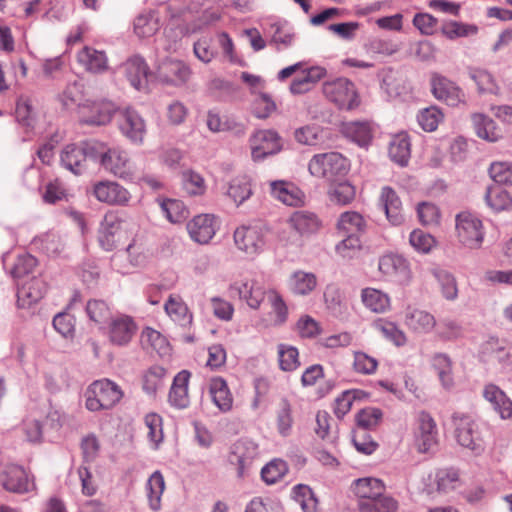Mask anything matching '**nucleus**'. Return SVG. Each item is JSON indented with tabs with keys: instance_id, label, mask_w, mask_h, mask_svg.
<instances>
[{
	"instance_id": "f257e3e1",
	"label": "nucleus",
	"mask_w": 512,
	"mask_h": 512,
	"mask_svg": "<svg viewBox=\"0 0 512 512\" xmlns=\"http://www.w3.org/2000/svg\"><path fill=\"white\" fill-rule=\"evenodd\" d=\"M139 225L129 217L106 213L98 229V242L105 251H112L123 241L136 236Z\"/></svg>"
},
{
	"instance_id": "f03ea898",
	"label": "nucleus",
	"mask_w": 512,
	"mask_h": 512,
	"mask_svg": "<svg viewBox=\"0 0 512 512\" xmlns=\"http://www.w3.org/2000/svg\"><path fill=\"white\" fill-rule=\"evenodd\" d=\"M310 175L333 182L349 171V162L338 152L319 153L312 156L308 163Z\"/></svg>"
},
{
	"instance_id": "7ed1b4c3",
	"label": "nucleus",
	"mask_w": 512,
	"mask_h": 512,
	"mask_svg": "<svg viewBox=\"0 0 512 512\" xmlns=\"http://www.w3.org/2000/svg\"><path fill=\"white\" fill-rule=\"evenodd\" d=\"M86 408L90 411L110 409L123 397L121 388L111 380L94 381L86 390Z\"/></svg>"
},
{
	"instance_id": "20e7f679",
	"label": "nucleus",
	"mask_w": 512,
	"mask_h": 512,
	"mask_svg": "<svg viewBox=\"0 0 512 512\" xmlns=\"http://www.w3.org/2000/svg\"><path fill=\"white\" fill-rule=\"evenodd\" d=\"M97 160L101 166L116 177L131 179L134 176V165L128 152L120 147L108 148L98 141Z\"/></svg>"
},
{
	"instance_id": "39448f33",
	"label": "nucleus",
	"mask_w": 512,
	"mask_h": 512,
	"mask_svg": "<svg viewBox=\"0 0 512 512\" xmlns=\"http://www.w3.org/2000/svg\"><path fill=\"white\" fill-rule=\"evenodd\" d=\"M454 436L459 445L479 454L483 451V439L479 426L472 416L456 412L452 415Z\"/></svg>"
},
{
	"instance_id": "423d86ee",
	"label": "nucleus",
	"mask_w": 512,
	"mask_h": 512,
	"mask_svg": "<svg viewBox=\"0 0 512 512\" xmlns=\"http://www.w3.org/2000/svg\"><path fill=\"white\" fill-rule=\"evenodd\" d=\"M97 147L95 140L69 144L61 153V164L76 175L82 174L87 168V159L97 160Z\"/></svg>"
},
{
	"instance_id": "0eeeda50",
	"label": "nucleus",
	"mask_w": 512,
	"mask_h": 512,
	"mask_svg": "<svg viewBox=\"0 0 512 512\" xmlns=\"http://www.w3.org/2000/svg\"><path fill=\"white\" fill-rule=\"evenodd\" d=\"M456 236L459 243L468 249H479L484 241L482 221L469 212L457 214L455 219Z\"/></svg>"
},
{
	"instance_id": "6e6552de",
	"label": "nucleus",
	"mask_w": 512,
	"mask_h": 512,
	"mask_svg": "<svg viewBox=\"0 0 512 512\" xmlns=\"http://www.w3.org/2000/svg\"><path fill=\"white\" fill-rule=\"evenodd\" d=\"M323 93L339 109L352 110L359 105V97L353 82L347 78H337L325 82Z\"/></svg>"
},
{
	"instance_id": "1a4fd4ad",
	"label": "nucleus",
	"mask_w": 512,
	"mask_h": 512,
	"mask_svg": "<svg viewBox=\"0 0 512 512\" xmlns=\"http://www.w3.org/2000/svg\"><path fill=\"white\" fill-rule=\"evenodd\" d=\"M251 156L254 161L264 160L282 150L283 144L280 135L272 129L255 131L249 138Z\"/></svg>"
},
{
	"instance_id": "9d476101",
	"label": "nucleus",
	"mask_w": 512,
	"mask_h": 512,
	"mask_svg": "<svg viewBox=\"0 0 512 512\" xmlns=\"http://www.w3.org/2000/svg\"><path fill=\"white\" fill-rule=\"evenodd\" d=\"M234 243L238 250L248 256H256L265 246V233L261 226L242 225L234 231Z\"/></svg>"
},
{
	"instance_id": "9b49d317",
	"label": "nucleus",
	"mask_w": 512,
	"mask_h": 512,
	"mask_svg": "<svg viewBox=\"0 0 512 512\" xmlns=\"http://www.w3.org/2000/svg\"><path fill=\"white\" fill-rule=\"evenodd\" d=\"M414 443L420 453L431 451L438 443V430L435 420L426 412L418 413L414 429Z\"/></svg>"
},
{
	"instance_id": "f8f14e48",
	"label": "nucleus",
	"mask_w": 512,
	"mask_h": 512,
	"mask_svg": "<svg viewBox=\"0 0 512 512\" xmlns=\"http://www.w3.org/2000/svg\"><path fill=\"white\" fill-rule=\"evenodd\" d=\"M258 455V445L249 439L236 441L230 449L228 461L236 467L238 478H244Z\"/></svg>"
},
{
	"instance_id": "ddd939ff",
	"label": "nucleus",
	"mask_w": 512,
	"mask_h": 512,
	"mask_svg": "<svg viewBox=\"0 0 512 512\" xmlns=\"http://www.w3.org/2000/svg\"><path fill=\"white\" fill-rule=\"evenodd\" d=\"M119 130L129 141L141 145L146 135V123L143 117L132 108L120 110L117 115Z\"/></svg>"
},
{
	"instance_id": "4468645a",
	"label": "nucleus",
	"mask_w": 512,
	"mask_h": 512,
	"mask_svg": "<svg viewBox=\"0 0 512 512\" xmlns=\"http://www.w3.org/2000/svg\"><path fill=\"white\" fill-rule=\"evenodd\" d=\"M433 96L449 106L455 107L464 102L465 94L462 89L447 77L433 72L430 77Z\"/></svg>"
},
{
	"instance_id": "2eb2a0df",
	"label": "nucleus",
	"mask_w": 512,
	"mask_h": 512,
	"mask_svg": "<svg viewBox=\"0 0 512 512\" xmlns=\"http://www.w3.org/2000/svg\"><path fill=\"white\" fill-rule=\"evenodd\" d=\"M380 272L400 284H407L412 278L408 261L401 255L388 253L380 257Z\"/></svg>"
},
{
	"instance_id": "dca6fc26",
	"label": "nucleus",
	"mask_w": 512,
	"mask_h": 512,
	"mask_svg": "<svg viewBox=\"0 0 512 512\" xmlns=\"http://www.w3.org/2000/svg\"><path fill=\"white\" fill-rule=\"evenodd\" d=\"M93 195L95 198L109 205H128L131 194L130 192L115 181H99L93 185Z\"/></svg>"
},
{
	"instance_id": "f3484780",
	"label": "nucleus",
	"mask_w": 512,
	"mask_h": 512,
	"mask_svg": "<svg viewBox=\"0 0 512 512\" xmlns=\"http://www.w3.org/2000/svg\"><path fill=\"white\" fill-rule=\"evenodd\" d=\"M3 487L13 493H27L35 488V483L29 478L25 469L16 464L5 466L1 474Z\"/></svg>"
},
{
	"instance_id": "a211bd4d",
	"label": "nucleus",
	"mask_w": 512,
	"mask_h": 512,
	"mask_svg": "<svg viewBox=\"0 0 512 512\" xmlns=\"http://www.w3.org/2000/svg\"><path fill=\"white\" fill-rule=\"evenodd\" d=\"M189 67L176 59H165L157 68L156 75L160 82L170 85H182L190 77Z\"/></svg>"
},
{
	"instance_id": "6ab92c4d",
	"label": "nucleus",
	"mask_w": 512,
	"mask_h": 512,
	"mask_svg": "<svg viewBox=\"0 0 512 512\" xmlns=\"http://www.w3.org/2000/svg\"><path fill=\"white\" fill-rule=\"evenodd\" d=\"M186 228L190 238L198 244H208L217 230L215 217L211 214L196 215Z\"/></svg>"
},
{
	"instance_id": "aec40b11",
	"label": "nucleus",
	"mask_w": 512,
	"mask_h": 512,
	"mask_svg": "<svg viewBox=\"0 0 512 512\" xmlns=\"http://www.w3.org/2000/svg\"><path fill=\"white\" fill-rule=\"evenodd\" d=\"M229 290L231 294H236L246 301L252 309H258L266 295L264 288L254 279L235 281L230 285Z\"/></svg>"
},
{
	"instance_id": "412c9836",
	"label": "nucleus",
	"mask_w": 512,
	"mask_h": 512,
	"mask_svg": "<svg viewBox=\"0 0 512 512\" xmlns=\"http://www.w3.org/2000/svg\"><path fill=\"white\" fill-rule=\"evenodd\" d=\"M137 330L134 320L127 315H121L111 320L108 328L109 340L118 346L127 345Z\"/></svg>"
},
{
	"instance_id": "4be33fe9",
	"label": "nucleus",
	"mask_w": 512,
	"mask_h": 512,
	"mask_svg": "<svg viewBox=\"0 0 512 512\" xmlns=\"http://www.w3.org/2000/svg\"><path fill=\"white\" fill-rule=\"evenodd\" d=\"M404 323L413 333L428 334L434 330L436 319L426 310L409 306L405 311Z\"/></svg>"
},
{
	"instance_id": "5701e85b",
	"label": "nucleus",
	"mask_w": 512,
	"mask_h": 512,
	"mask_svg": "<svg viewBox=\"0 0 512 512\" xmlns=\"http://www.w3.org/2000/svg\"><path fill=\"white\" fill-rule=\"evenodd\" d=\"M81 123L87 125H105L109 123L115 113V107L111 102H99L84 105L81 108Z\"/></svg>"
},
{
	"instance_id": "b1692460",
	"label": "nucleus",
	"mask_w": 512,
	"mask_h": 512,
	"mask_svg": "<svg viewBox=\"0 0 512 512\" xmlns=\"http://www.w3.org/2000/svg\"><path fill=\"white\" fill-rule=\"evenodd\" d=\"M288 224L301 237H309L317 233L321 227L318 216L306 210L293 212L288 219Z\"/></svg>"
},
{
	"instance_id": "393cba45",
	"label": "nucleus",
	"mask_w": 512,
	"mask_h": 512,
	"mask_svg": "<svg viewBox=\"0 0 512 512\" xmlns=\"http://www.w3.org/2000/svg\"><path fill=\"white\" fill-rule=\"evenodd\" d=\"M191 373L188 370H182L173 379L169 391V403L177 409H185L190 405L188 385Z\"/></svg>"
},
{
	"instance_id": "a878e982",
	"label": "nucleus",
	"mask_w": 512,
	"mask_h": 512,
	"mask_svg": "<svg viewBox=\"0 0 512 512\" xmlns=\"http://www.w3.org/2000/svg\"><path fill=\"white\" fill-rule=\"evenodd\" d=\"M274 198L288 206H298L304 202V193L292 182L278 180L270 183Z\"/></svg>"
},
{
	"instance_id": "bb28decb",
	"label": "nucleus",
	"mask_w": 512,
	"mask_h": 512,
	"mask_svg": "<svg viewBox=\"0 0 512 512\" xmlns=\"http://www.w3.org/2000/svg\"><path fill=\"white\" fill-rule=\"evenodd\" d=\"M77 61L86 71L99 74L108 69V59L104 51L85 46L77 53Z\"/></svg>"
},
{
	"instance_id": "cd10ccee",
	"label": "nucleus",
	"mask_w": 512,
	"mask_h": 512,
	"mask_svg": "<svg viewBox=\"0 0 512 512\" xmlns=\"http://www.w3.org/2000/svg\"><path fill=\"white\" fill-rule=\"evenodd\" d=\"M164 310L173 322L182 327H188L193 322V314L179 295L171 294L164 304Z\"/></svg>"
},
{
	"instance_id": "c85d7f7f",
	"label": "nucleus",
	"mask_w": 512,
	"mask_h": 512,
	"mask_svg": "<svg viewBox=\"0 0 512 512\" xmlns=\"http://www.w3.org/2000/svg\"><path fill=\"white\" fill-rule=\"evenodd\" d=\"M352 491L359 499V505L365 502V500H374L376 497L381 496L385 492V485L378 478H360L353 482Z\"/></svg>"
},
{
	"instance_id": "c756f323",
	"label": "nucleus",
	"mask_w": 512,
	"mask_h": 512,
	"mask_svg": "<svg viewBox=\"0 0 512 512\" xmlns=\"http://www.w3.org/2000/svg\"><path fill=\"white\" fill-rule=\"evenodd\" d=\"M206 125L211 132H231L236 136L245 134L246 128L244 124L237 122L228 116H221L215 111H209L207 114Z\"/></svg>"
},
{
	"instance_id": "7c9ffc66",
	"label": "nucleus",
	"mask_w": 512,
	"mask_h": 512,
	"mask_svg": "<svg viewBox=\"0 0 512 512\" xmlns=\"http://www.w3.org/2000/svg\"><path fill=\"white\" fill-rule=\"evenodd\" d=\"M127 79L137 90L147 86L148 66L144 59L139 56L131 57L124 64Z\"/></svg>"
},
{
	"instance_id": "2f4dec72",
	"label": "nucleus",
	"mask_w": 512,
	"mask_h": 512,
	"mask_svg": "<svg viewBox=\"0 0 512 512\" xmlns=\"http://www.w3.org/2000/svg\"><path fill=\"white\" fill-rule=\"evenodd\" d=\"M483 395L502 419L512 418V401L501 389L490 384L484 388Z\"/></svg>"
},
{
	"instance_id": "473e14b6",
	"label": "nucleus",
	"mask_w": 512,
	"mask_h": 512,
	"mask_svg": "<svg viewBox=\"0 0 512 512\" xmlns=\"http://www.w3.org/2000/svg\"><path fill=\"white\" fill-rule=\"evenodd\" d=\"M209 393L215 406L221 412H228L233 405V397L227 382L221 377H214L209 384Z\"/></svg>"
},
{
	"instance_id": "72a5a7b5",
	"label": "nucleus",
	"mask_w": 512,
	"mask_h": 512,
	"mask_svg": "<svg viewBox=\"0 0 512 512\" xmlns=\"http://www.w3.org/2000/svg\"><path fill=\"white\" fill-rule=\"evenodd\" d=\"M367 222L364 217L355 211L342 213L337 222V230L340 235H357L364 233Z\"/></svg>"
},
{
	"instance_id": "f704fd0d",
	"label": "nucleus",
	"mask_w": 512,
	"mask_h": 512,
	"mask_svg": "<svg viewBox=\"0 0 512 512\" xmlns=\"http://www.w3.org/2000/svg\"><path fill=\"white\" fill-rule=\"evenodd\" d=\"M380 201L388 220L394 225L402 223V204L396 192L390 187H384Z\"/></svg>"
},
{
	"instance_id": "c9c22d12",
	"label": "nucleus",
	"mask_w": 512,
	"mask_h": 512,
	"mask_svg": "<svg viewBox=\"0 0 512 512\" xmlns=\"http://www.w3.org/2000/svg\"><path fill=\"white\" fill-rule=\"evenodd\" d=\"M164 476L160 471L151 474L146 482V496L151 510L159 511L161 509V498L165 490Z\"/></svg>"
},
{
	"instance_id": "e433bc0d",
	"label": "nucleus",
	"mask_w": 512,
	"mask_h": 512,
	"mask_svg": "<svg viewBox=\"0 0 512 512\" xmlns=\"http://www.w3.org/2000/svg\"><path fill=\"white\" fill-rule=\"evenodd\" d=\"M472 122L478 137L489 142H496L502 137L501 129L488 116L481 113L473 114Z\"/></svg>"
},
{
	"instance_id": "4c0bfd02",
	"label": "nucleus",
	"mask_w": 512,
	"mask_h": 512,
	"mask_svg": "<svg viewBox=\"0 0 512 512\" xmlns=\"http://www.w3.org/2000/svg\"><path fill=\"white\" fill-rule=\"evenodd\" d=\"M45 293V282L41 278L33 277L18 289L17 295L18 300L23 301V305H30L42 299Z\"/></svg>"
},
{
	"instance_id": "58836bf2",
	"label": "nucleus",
	"mask_w": 512,
	"mask_h": 512,
	"mask_svg": "<svg viewBox=\"0 0 512 512\" xmlns=\"http://www.w3.org/2000/svg\"><path fill=\"white\" fill-rule=\"evenodd\" d=\"M410 141L405 133H400L394 136L389 145V156L395 163L400 166L407 165L410 155Z\"/></svg>"
},
{
	"instance_id": "ea45409f",
	"label": "nucleus",
	"mask_w": 512,
	"mask_h": 512,
	"mask_svg": "<svg viewBox=\"0 0 512 512\" xmlns=\"http://www.w3.org/2000/svg\"><path fill=\"white\" fill-rule=\"evenodd\" d=\"M316 285V276L301 270L294 272L288 281L290 291L296 295H307L315 289Z\"/></svg>"
},
{
	"instance_id": "a19ab883",
	"label": "nucleus",
	"mask_w": 512,
	"mask_h": 512,
	"mask_svg": "<svg viewBox=\"0 0 512 512\" xmlns=\"http://www.w3.org/2000/svg\"><path fill=\"white\" fill-rule=\"evenodd\" d=\"M361 300L367 309L375 313H383L390 307L388 295L374 288L363 289Z\"/></svg>"
},
{
	"instance_id": "79ce46f5",
	"label": "nucleus",
	"mask_w": 512,
	"mask_h": 512,
	"mask_svg": "<svg viewBox=\"0 0 512 512\" xmlns=\"http://www.w3.org/2000/svg\"><path fill=\"white\" fill-rule=\"evenodd\" d=\"M276 427L278 433L287 437L291 434L293 427L292 405L287 398H282L275 411Z\"/></svg>"
},
{
	"instance_id": "37998d69",
	"label": "nucleus",
	"mask_w": 512,
	"mask_h": 512,
	"mask_svg": "<svg viewBox=\"0 0 512 512\" xmlns=\"http://www.w3.org/2000/svg\"><path fill=\"white\" fill-rule=\"evenodd\" d=\"M399 508V502L390 495L376 497L374 500H365L358 505L360 512H396Z\"/></svg>"
},
{
	"instance_id": "c03bdc74",
	"label": "nucleus",
	"mask_w": 512,
	"mask_h": 512,
	"mask_svg": "<svg viewBox=\"0 0 512 512\" xmlns=\"http://www.w3.org/2000/svg\"><path fill=\"white\" fill-rule=\"evenodd\" d=\"M252 193L250 181L246 177H240L230 182L226 194L236 206H240Z\"/></svg>"
},
{
	"instance_id": "a18cd8bd",
	"label": "nucleus",
	"mask_w": 512,
	"mask_h": 512,
	"mask_svg": "<svg viewBox=\"0 0 512 512\" xmlns=\"http://www.w3.org/2000/svg\"><path fill=\"white\" fill-rule=\"evenodd\" d=\"M436 336L443 341L457 340L463 335V328L461 324L452 318H443L436 322L435 326Z\"/></svg>"
},
{
	"instance_id": "49530a36",
	"label": "nucleus",
	"mask_w": 512,
	"mask_h": 512,
	"mask_svg": "<svg viewBox=\"0 0 512 512\" xmlns=\"http://www.w3.org/2000/svg\"><path fill=\"white\" fill-rule=\"evenodd\" d=\"M355 195V187L347 181L332 184L328 190L330 201L338 205H347L351 203L354 200Z\"/></svg>"
},
{
	"instance_id": "de8ad7c7",
	"label": "nucleus",
	"mask_w": 512,
	"mask_h": 512,
	"mask_svg": "<svg viewBox=\"0 0 512 512\" xmlns=\"http://www.w3.org/2000/svg\"><path fill=\"white\" fill-rule=\"evenodd\" d=\"M160 206L171 223H181L189 215L188 209L181 200L166 199L161 202Z\"/></svg>"
},
{
	"instance_id": "09e8293b",
	"label": "nucleus",
	"mask_w": 512,
	"mask_h": 512,
	"mask_svg": "<svg viewBox=\"0 0 512 512\" xmlns=\"http://www.w3.org/2000/svg\"><path fill=\"white\" fill-rule=\"evenodd\" d=\"M486 201L495 211H503L512 207V197L500 186H493L488 189Z\"/></svg>"
},
{
	"instance_id": "8fccbe9b",
	"label": "nucleus",
	"mask_w": 512,
	"mask_h": 512,
	"mask_svg": "<svg viewBox=\"0 0 512 512\" xmlns=\"http://www.w3.org/2000/svg\"><path fill=\"white\" fill-rule=\"evenodd\" d=\"M277 350L281 370L290 372L296 370L300 366L299 352L296 347L279 344Z\"/></svg>"
},
{
	"instance_id": "3c124183",
	"label": "nucleus",
	"mask_w": 512,
	"mask_h": 512,
	"mask_svg": "<svg viewBox=\"0 0 512 512\" xmlns=\"http://www.w3.org/2000/svg\"><path fill=\"white\" fill-rule=\"evenodd\" d=\"M432 365L437 371L442 385L449 388L453 384L452 362L447 354L437 353L432 358Z\"/></svg>"
},
{
	"instance_id": "603ef678",
	"label": "nucleus",
	"mask_w": 512,
	"mask_h": 512,
	"mask_svg": "<svg viewBox=\"0 0 512 512\" xmlns=\"http://www.w3.org/2000/svg\"><path fill=\"white\" fill-rule=\"evenodd\" d=\"M159 28L158 18L151 13L141 14L134 21V31L140 38L153 36Z\"/></svg>"
},
{
	"instance_id": "864d4df0",
	"label": "nucleus",
	"mask_w": 512,
	"mask_h": 512,
	"mask_svg": "<svg viewBox=\"0 0 512 512\" xmlns=\"http://www.w3.org/2000/svg\"><path fill=\"white\" fill-rule=\"evenodd\" d=\"M344 133L361 146L367 145L372 138L370 125L365 122H351L346 124Z\"/></svg>"
},
{
	"instance_id": "5fc2aeb1",
	"label": "nucleus",
	"mask_w": 512,
	"mask_h": 512,
	"mask_svg": "<svg viewBox=\"0 0 512 512\" xmlns=\"http://www.w3.org/2000/svg\"><path fill=\"white\" fill-rule=\"evenodd\" d=\"M144 424L148 429L147 437L154 449H157L163 440L162 418L156 413H149L144 418Z\"/></svg>"
},
{
	"instance_id": "6e6d98bb",
	"label": "nucleus",
	"mask_w": 512,
	"mask_h": 512,
	"mask_svg": "<svg viewBox=\"0 0 512 512\" xmlns=\"http://www.w3.org/2000/svg\"><path fill=\"white\" fill-rule=\"evenodd\" d=\"M166 370L158 365L150 367L143 375V389L147 394H155L163 385Z\"/></svg>"
},
{
	"instance_id": "4d7b16f0",
	"label": "nucleus",
	"mask_w": 512,
	"mask_h": 512,
	"mask_svg": "<svg viewBox=\"0 0 512 512\" xmlns=\"http://www.w3.org/2000/svg\"><path fill=\"white\" fill-rule=\"evenodd\" d=\"M140 339L144 347H150L158 353H165L168 350L166 338L153 328L146 327L141 332Z\"/></svg>"
},
{
	"instance_id": "13d9d810",
	"label": "nucleus",
	"mask_w": 512,
	"mask_h": 512,
	"mask_svg": "<svg viewBox=\"0 0 512 512\" xmlns=\"http://www.w3.org/2000/svg\"><path fill=\"white\" fill-rule=\"evenodd\" d=\"M469 76L476 83L479 92L498 94L499 87L495 83L493 76L487 71L470 69Z\"/></svg>"
},
{
	"instance_id": "bf43d9fd",
	"label": "nucleus",
	"mask_w": 512,
	"mask_h": 512,
	"mask_svg": "<svg viewBox=\"0 0 512 512\" xmlns=\"http://www.w3.org/2000/svg\"><path fill=\"white\" fill-rule=\"evenodd\" d=\"M441 31L446 38L454 40L461 37L475 35L478 31V28L475 25L450 21L443 24Z\"/></svg>"
},
{
	"instance_id": "052dcab7",
	"label": "nucleus",
	"mask_w": 512,
	"mask_h": 512,
	"mask_svg": "<svg viewBox=\"0 0 512 512\" xmlns=\"http://www.w3.org/2000/svg\"><path fill=\"white\" fill-rule=\"evenodd\" d=\"M293 498L299 503L304 512H314L317 508V499L307 485H296L293 488Z\"/></svg>"
},
{
	"instance_id": "680f3d73",
	"label": "nucleus",
	"mask_w": 512,
	"mask_h": 512,
	"mask_svg": "<svg viewBox=\"0 0 512 512\" xmlns=\"http://www.w3.org/2000/svg\"><path fill=\"white\" fill-rule=\"evenodd\" d=\"M322 129L317 125H305L294 131V139L301 145L314 146L321 140Z\"/></svg>"
},
{
	"instance_id": "e2e57ef3",
	"label": "nucleus",
	"mask_w": 512,
	"mask_h": 512,
	"mask_svg": "<svg viewBox=\"0 0 512 512\" xmlns=\"http://www.w3.org/2000/svg\"><path fill=\"white\" fill-rule=\"evenodd\" d=\"M376 329L396 346H403L406 341V335L396 324L387 321H379L375 324Z\"/></svg>"
},
{
	"instance_id": "0e129e2a",
	"label": "nucleus",
	"mask_w": 512,
	"mask_h": 512,
	"mask_svg": "<svg viewBox=\"0 0 512 512\" xmlns=\"http://www.w3.org/2000/svg\"><path fill=\"white\" fill-rule=\"evenodd\" d=\"M288 471L287 464L283 460H273L261 470L262 479L267 484H274Z\"/></svg>"
},
{
	"instance_id": "69168bd1",
	"label": "nucleus",
	"mask_w": 512,
	"mask_h": 512,
	"mask_svg": "<svg viewBox=\"0 0 512 512\" xmlns=\"http://www.w3.org/2000/svg\"><path fill=\"white\" fill-rule=\"evenodd\" d=\"M443 115L437 107L423 109L417 115V121L423 130L432 132L436 130Z\"/></svg>"
},
{
	"instance_id": "338daca9",
	"label": "nucleus",
	"mask_w": 512,
	"mask_h": 512,
	"mask_svg": "<svg viewBox=\"0 0 512 512\" xmlns=\"http://www.w3.org/2000/svg\"><path fill=\"white\" fill-rule=\"evenodd\" d=\"M275 109L276 104L271 97L259 91L253 101V114L259 119H265L269 117Z\"/></svg>"
},
{
	"instance_id": "774afa93",
	"label": "nucleus",
	"mask_w": 512,
	"mask_h": 512,
	"mask_svg": "<svg viewBox=\"0 0 512 512\" xmlns=\"http://www.w3.org/2000/svg\"><path fill=\"white\" fill-rule=\"evenodd\" d=\"M491 178L499 184L512 185V163L493 162L489 168Z\"/></svg>"
}]
</instances>
